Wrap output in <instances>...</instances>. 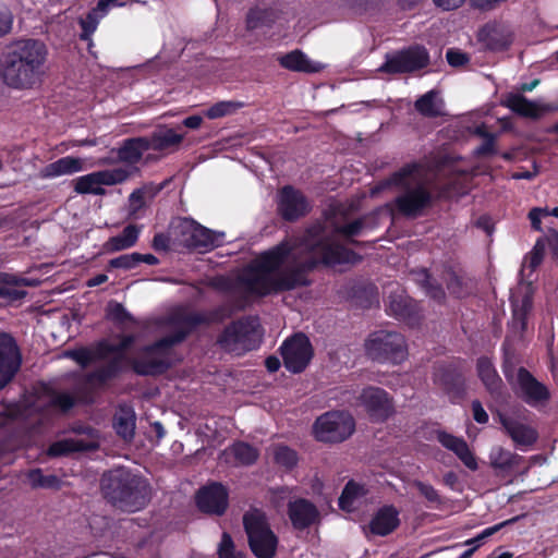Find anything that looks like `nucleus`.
Here are the masks:
<instances>
[{"label":"nucleus","mask_w":558,"mask_h":558,"mask_svg":"<svg viewBox=\"0 0 558 558\" xmlns=\"http://www.w3.org/2000/svg\"><path fill=\"white\" fill-rule=\"evenodd\" d=\"M363 256L345 245L331 241L326 225L319 220L307 226L295 245L281 241L262 252L239 278L245 291L257 298L307 287V271L319 265H356Z\"/></svg>","instance_id":"f257e3e1"},{"label":"nucleus","mask_w":558,"mask_h":558,"mask_svg":"<svg viewBox=\"0 0 558 558\" xmlns=\"http://www.w3.org/2000/svg\"><path fill=\"white\" fill-rule=\"evenodd\" d=\"M48 58V46L41 39H14L1 53L0 76L10 88L32 89L41 83Z\"/></svg>","instance_id":"f03ea898"},{"label":"nucleus","mask_w":558,"mask_h":558,"mask_svg":"<svg viewBox=\"0 0 558 558\" xmlns=\"http://www.w3.org/2000/svg\"><path fill=\"white\" fill-rule=\"evenodd\" d=\"M423 165L409 162L380 182V187L395 186L402 191L392 202V211L405 218H417L434 203V196L422 179Z\"/></svg>","instance_id":"7ed1b4c3"},{"label":"nucleus","mask_w":558,"mask_h":558,"mask_svg":"<svg viewBox=\"0 0 558 558\" xmlns=\"http://www.w3.org/2000/svg\"><path fill=\"white\" fill-rule=\"evenodd\" d=\"M100 487L108 502L129 512L143 509L150 498L147 480L126 468H117L104 473Z\"/></svg>","instance_id":"20e7f679"},{"label":"nucleus","mask_w":558,"mask_h":558,"mask_svg":"<svg viewBox=\"0 0 558 558\" xmlns=\"http://www.w3.org/2000/svg\"><path fill=\"white\" fill-rule=\"evenodd\" d=\"M189 335L190 330L177 329L170 335L142 347L136 356L128 359V364L137 376L163 375L174 365L173 347L182 343Z\"/></svg>","instance_id":"39448f33"},{"label":"nucleus","mask_w":558,"mask_h":558,"mask_svg":"<svg viewBox=\"0 0 558 558\" xmlns=\"http://www.w3.org/2000/svg\"><path fill=\"white\" fill-rule=\"evenodd\" d=\"M243 527L247 536L248 547L256 558H274L279 544L266 513L252 508L243 514Z\"/></svg>","instance_id":"423d86ee"},{"label":"nucleus","mask_w":558,"mask_h":558,"mask_svg":"<svg viewBox=\"0 0 558 558\" xmlns=\"http://www.w3.org/2000/svg\"><path fill=\"white\" fill-rule=\"evenodd\" d=\"M364 348L367 357L378 363L397 365L408 357L405 337L398 331L376 330L365 340Z\"/></svg>","instance_id":"0eeeda50"},{"label":"nucleus","mask_w":558,"mask_h":558,"mask_svg":"<svg viewBox=\"0 0 558 558\" xmlns=\"http://www.w3.org/2000/svg\"><path fill=\"white\" fill-rule=\"evenodd\" d=\"M257 318L246 316L230 323L218 336L217 343L231 353L240 354L259 345Z\"/></svg>","instance_id":"6e6552de"},{"label":"nucleus","mask_w":558,"mask_h":558,"mask_svg":"<svg viewBox=\"0 0 558 558\" xmlns=\"http://www.w3.org/2000/svg\"><path fill=\"white\" fill-rule=\"evenodd\" d=\"M355 430L353 416L344 411H330L322 414L313 424L316 440L339 444L347 440Z\"/></svg>","instance_id":"1a4fd4ad"},{"label":"nucleus","mask_w":558,"mask_h":558,"mask_svg":"<svg viewBox=\"0 0 558 558\" xmlns=\"http://www.w3.org/2000/svg\"><path fill=\"white\" fill-rule=\"evenodd\" d=\"M429 64V53L423 46H411L389 56L380 66V71L388 74L412 73Z\"/></svg>","instance_id":"9d476101"},{"label":"nucleus","mask_w":558,"mask_h":558,"mask_svg":"<svg viewBox=\"0 0 558 558\" xmlns=\"http://www.w3.org/2000/svg\"><path fill=\"white\" fill-rule=\"evenodd\" d=\"M76 435H85L88 439L64 438L52 442L47 450L51 458L66 457L75 452L94 451L98 448L97 429L84 423H74L69 429Z\"/></svg>","instance_id":"9b49d317"},{"label":"nucleus","mask_w":558,"mask_h":558,"mask_svg":"<svg viewBox=\"0 0 558 558\" xmlns=\"http://www.w3.org/2000/svg\"><path fill=\"white\" fill-rule=\"evenodd\" d=\"M280 353L284 367L293 374H299L310 364L314 350L308 337L299 332L282 342Z\"/></svg>","instance_id":"f8f14e48"},{"label":"nucleus","mask_w":558,"mask_h":558,"mask_svg":"<svg viewBox=\"0 0 558 558\" xmlns=\"http://www.w3.org/2000/svg\"><path fill=\"white\" fill-rule=\"evenodd\" d=\"M129 178V171L122 168L95 171L73 180L77 194L105 195L104 185L123 183Z\"/></svg>","instance_id":"ddd939ff"},{"label":"nucleus","mask_w":558,"mask_h":558,"mask_svg":"<svg viewBox=\"0 0 558 558\" xmlns=\"http://www.w3.org/2000/svg\"><path fill=\"white\" fill-rule=\"evenodd\" d=\"M517 396L532 408L545 407L551 399L549 388L523 366L517 371Z\"/></svg>","instance_id":"4468645a"},{"label":"nucleus","mask_w":558,"mask_h":558,"mask_svg":"<svg viewBox=\"0 0 558 558\" xmlns=\"http://www.w3.org/2000/svg\"><path fill=\"white\" fill-rule=\"evenodd\" d=\"M311 210L310 201L300 190L292 185H286L279 191L277 211L284 221H298Z\"/></svg>","instance_id":"2eb2a0df"},{"label":"nucleus","mask_w":558,"mask_h":558,"mask_svg":"<svg viewBox=\"0 0 558 558\" xmlns=\"http://www.w3.org/2000/svg\"><path fill=\"white\" fill-rule=\"evenodd\" d=\"M359 401L365 409L369 420L384 423L393 414V404L389 393L379 387L368 386L362 390Z\"/></svg>","instance_id":"dca6fc26"},{"label":"nucleus","mask_w":558,"mask_h":558,"mask_svg":"<svg viewBox=\"0 0 558 558\" xmlns=\"http://www.w3.org/2000/svg\"><path fill=\"white\" fill-rule=\"evenodd\" d=\"M195 502L201 512L220 517L228 509L229 492L223 484L213 482L197 490Z\"/></svg>","instance_id":"f3484780"},{"label":"nucleus","mask_w":558,"mask_h":558,"mask_svg":"<svg viewBox=\"0 0 558 558\" xmlns=\"http://www.w3.org/2000/svg\"><path fill=\"white\" fill-rule=\"evenodd\" d=\"M21 353L15 339L7 332H0V390L15 376L21 367Z\"/></svg>","instance_id":"a211bd4d"},{"label":"nucleus","mask_w":558,"mask_h":558,"mask_svg":"<svg viewBox=\"0 0 558 558\" xmlns=\"http://www.w3.org/2000/svg\"><path fill=\"white\" fill-rule=\"evenodd\" d=\"M387 312L410 327L418 326L423 319L418 303L403 293H391Z\"/></svg>","instance_id":"6ab92c4d"},{"label":"nucleus","mask_w":558,"mask_h":558,"mask_svg":"<svg viewBox=\"0 0 558 558\" xmlns=\"http://www.w3.org/2000/svg\"><path fill=\"white\" fill-rule=\"evenodd\" d=\"M498 420L505 433L512 439L518 447H531L538 439L537 430L518 420L504 413H498Z\"/></svg>","instance_id":"aec40b11"},{"label":"nucleus","mask_w":558,"mask_h":558,"mask_svg":"<svg viewBox=\"0 0 558 558\" xmlns=\"http://www.w3.org/2000/svg\"><path fill=\"white\" fill-rule=\"evenodd\" d=\"M400 512L393 505L380 507L371 519L367 527L371 534L387 536L395 532L400 525Z\"/></svg>","instance_id":"412c9836"},{"label":"nucleus","mask_w":558,"mask_h":558,"mask_svg":"<svg viewBox=\"0 0 558 558\" xmlns=\"http://www.w3.org/2000/svg\"><path fill=\"white\" fill-rule=\"evenodd\" d=\"M436 438L442 447L452 451L468 469L471 471L478 469L477 460L464 438L445 430H438Z\"/></svg>","instance_id":"4be33fe9"},{"label":"nucleus","mask_w":558,"mask_h":558,"mask_svg":"<svg viewBox=\"0 0 558 558\" xmlns=\"http://www.w3.org/2000/svg\"><path fill=\"white\" fill-rule=\"evenodd\" d=\"M289 519L296 530L310 527L318 518V510L313 502L305 498H298L288 504Z\"/></svg>","instance_id":"5701e85b"},{"label":"nucleus","mask_w":558,"mask_h":558,"mask_svg":"<svg viewBox=\"0 0 558 558\" xmlns=\"http://www.w3.org/2000/svg\"><path fill=\"white\" fill-rule=\"evenodd\" d=\"M477 376L487 392L495 399L504 395L505 385L493 361L487 356H481L476 361Z\"/></svg>","instance_id":"b1692460"},{"label":"nucleus","mask_w":558,"mask_h":558,"mask_svg":"<svg viewBox=\"0 0 558 558\" xmlns=\"http://www.w3.org/2000/svg\"><path fill=\"white\" fill-rule=\"evenodd\" d=\"M281 13V10L276 3L266 7L256 5L251 8L245 16L246 29L271 28L280 19Z\"/></svg>","instance_id":"393cba45"},{"label":"nucleus","mask_w":558,"mask_h":558,"mask_svg":"<svg viewBox=\"0 0 558 558\" xmlns=\"http://www.w3.org/2000/svg\"><path fill=\"white\" fill-rule=\"evenodd\" d=\"M438 381L451 402L463 399L465 396V379L460 371L453 366H445L438 372Z\"/></svg>","instance_id":"a878e982"},{"label":"nucleus","mask_w":558,"mask_h":558,"mask_svg":"<svg viewBox=\"0 0 558 558\" xmlns=\"http://www.w3.org/2000/svg\"><path fill=\"white\" fill-rule=\"evenodd\" d=\"M490 466L501 474H514L524 462V457L502 447L493 449L489 453Z\"/></svg>","instance_id":"bb28decb"},{"label":"nucleus","mask_w":558,"mask_h":558,"mask_svg":"<svg viewBox=\"0 0 558 558\" xmlns=\"http://www.w3.org/2000/svg\"><path fill=\"white\" fill-rule=\"evenodd\" d=\"M501 105L523 118L538 119L544 112V108L520 93L507 94Z\"/></svg>","instance_id":"cd10ccee"},{"label":"nucleus","mask_w":558,"mask_h":558,"mask_svg":"<svg viewBox=\"0 0 558 558\" xmlns=\"http://www.w3.org/2000/svg\"><path fill=\"white\" fill-rule=\"evenodd\" d=\"M125 355H114L104 366L95 369L87 375V381L90 384L105 385L109 380L116 379L124 371L123 362L128 363Z\"/></svg>","instance_id":"c85d7f7f"},{"label":"nucleus","mask_w":558,"mask_h":558,"mask_svg":"<svg viewBox=\"0 0 558 558\" xmlns=\"http://www.w3.org/2000/svg\"><path fill=\"white\" fill-rule=\"evenodd\" d=\"M125 355H114L104 366L95 369L87 375V381L90 384L105 385L109 380L116 379L124 371L123 362L128 363Z\"/></svg>","instance_id":"c756f323"},{"label":"nucleus","mask_w":558,"mask_h":558,"mask_svg":"<svg viewBox=\"0 0 558 558\" xmlns=\"http://www.w3.org/2000/svg\"><path fill=\"white\" fill-rule=\"evenodd\" d=\"M223 236V232H215L196 221L192 241L190 242V250L211 251L222 243Z\"/></svg>","instance_id":"7c9ffc66"},{"label":"nucleus","mask_w":558,"mask_h":558,"mask_svg":"<svg viewBox=\"0 0 558 558\" xmlns=\"http://www.w3.org/2000/svg\"><path fill=\"white\" fill-rule=\"evenodd\" d=\"M231 315L230 311L225 306H218L207 314L203 313H190L182 317L181 322L187 327L182 328L183 330H190V332L201 325H209L214 323H222L226 318Z\"/></svg>","instance_id":"2f4dec72"},{"label":"nucleus","mask_w":558,"mask_h":558,"mask_svg":"<svg viewBox=\"0 0 558 558\" xmlns=\"http://www.w3.org/2000/svg\"><path fill=\"white\" fill-rule=\"evenodd\" d=\"M196 221L187 217H178L170 221L169 228L174 240V247L189 248Z\"/></svg>","instance_id":"473e14b6"},{"label":"nucleus","mask_w":558,"mask_h":558,"mask_svg":"<svg viewBox=\"0 0 558 558\" xmlns=\"http://www.w3.org/2000/svg\"><path fill=\"white\" fill-rule=\"evenodd\" d=\"M148 150V141L145 136L131 137L123 141L118 149L121 161L135 165L141 161L143 154Z\"/></svg>","instance_id":"72a5a7b5"},{"label":"nucleus","mask_w":558,"mask_h":558,"mask_svg":"<svg viewBox=\"0 0 558 558\" xmlns=\"http://www.w3.org/2000/svg\"><path fill=\"white\" fill-rule=\"evenodd\" d=\"M83 169V163L80 158L65 156L53 162L48 163L41 170V177L51 179L65 174H73Z\"/></svg>","instance_id":"f704fd0d"},{"label":"nucleus","mask_w":558,"mask_h":558,"mask_svg":"<svg viewBox=\"0 0 558 558\" xmlns=\"http://www.w3.org/2000/svg\"><path fill=\"white\" fill-rule=\"evenodd\" d=\"M480 40L492 51H505L511 45V38L495 25H485L478 34Z\"/></svg>","instance_id":"c9c22d12"},{"label":"nucleus","mask_w":558,"mask_h":558,"mask_svg":"<svg viewBox=\"0 0 558 558\" xmlns=\"http://www.w3.org/2000/svg\"><path fill=\"white\" fill-rule=\"evenodd\" d=\"M145 137L148 141V150L153 149L156 151L178 147L183 141V135L175 133L173 129L157 130Z\"/></svg>","instance_id":"e433bc0d"},{"label":"nucleus","mask_w":558,"mask_h":558,"mask_svg":"<svg viewBox=\"0 0 558 558\" xmlns=\"http://www.w3.org/2000/svg\"><path fill=\"white\" fill-rule=\"evenodd\" d=\"M136 416L132 408L123 405L114 415L113 427L116 433L124 440H131L135 434Z\"/></svg>","instance_id":"4c0bfd02"},{"label":"nucleus","mask_w":558,"mask_h":558,"mask_svg":"<svg viewBox=\"0 0 558 558\" xmlns=\"http://www.w3.org/2000/svg\"><path fill=\"white\" fill-rule=\"evenodd\" d=\"M278 62L283 69L294 72L315 73L318 71L311 60L307 59L306 54L298 49L280 56Z\"/></svg>","instance_id":"58836bf2"},{"label":"nucleus","mask_w":558,"mask_h":558,"mask_svg":"<svg viewBox=\"0 0 558 558\" xmlns=\"http://www.w3.org/2000/svg\"><path fill=\"white\" fill-rule=\"evenodd\" d=\"M364 227H365V219L360 217L349 223L336 226L333 231H335V233L341 235L345 240L347 243H349L353 246H356V247L372 246L373 242L359 241L355 239V236H357L362 233V230L364 229Z\"/></svg>","instance_id":"ea45409f"},{"label":"nucleus","mask_w":558,"mask_h":558,"mask_svg":"<svg viewBox=\"0 0 558 558\" xmlns=\"http://www.w3.org/2000/svg\"><path fill=\"white\" fill-rule=\"evenodd\" d=\"M229 452L234 458L236 465L250 466L256 463L259 451L256 447L245 441H235L229 447Z\"/></svg>","instance_id":"a19ab883"},{"label":"nucleus","mask_w":558,"mask_h":558,"mask_svg":"<svg viewBox=\"0 0 558 558\" xmlns=\"http://www.w3.org/2000/svg\"><path fill=\"white\" fill-rule=\"evenodd\" d=\"M271 451L275 464L286 471H292L299 463V453L287 445L276 444Z\"/></svg>","instance_id":"79ce46f5"},{"label":"nucleus","mask_w":558,"mask_h":558,"mask_svg":"<svg viewBox=\"0 0 558 558\" xmlns=\"http://www.w3.org/2000/svg\"><path fill=\"white\" fill-rule=\"evenodd\" d=\"M438 92L435 89L428 90L414 102L415 110L426 118H438L441 116V110L438 108L436 99Z\"/></svg>","instance_id":"37998d69"},{"label":"nucleus","mask_w":558,"mask_h":558,"mask_svg":"<svg viewBox=\"0 0 558 558\" xmlns=\"http://www.w3.org/2000/svg\"><path fill=\"white\" fill-rule=\"evenodd\" d=\"M366 490L363 485L350 480L343 487L338 500L341 510L351 511L356 498L365 495Z\"/></svg>","instance_id":"c03bdc74"},{"label":"nucleus","mask_w":558,"mask_h":558,"mask_svg":"<svg viewBox=\"0 0 558 558\" xmlns=\"http://www.w3.org/2000/svg\"><path fill=\"white\" fill-rule=\"evenodd\" d=\"M106 319L116 326H123L126 323H134L135 319L131 313L126 311L123 304L117 301H110L106 307Z\"/></svg>","instance_id":"a18cd8bd"},{"label":"nucleus","mask_w":558,"mask_h":558,"mask_svg":"<svg viewBox=\"0 0 558 558\" xmlns=\"http://www.w3.org/2000/svg\"><path fill=\"white\" fill-rule=\"evenodd\" d=\"M105 17V14H102L100 11H97V8H92L85 15V17L80 19V26L82 29V33L80 35V38L82 40H88L90 39L92 35L96 32L97 26L101 19Z\"/></svg>","instance_id":"49530a36"},{"label":"nucleus","mask_w":558,"mask_h":558,"mask_svg":"<svg viewBox=\"0 0 558 558\" xmlns=\"http://www.w3.org/2000/svg\"><path fill=\"white\" fill-rule=\"evenodd\" d=\"M27 480L33 488H58L60 485L57 475H44L40 469L31 470Z\"/></svg>","instance_id":"de8ad7c7"},{"label":"nucleus","mask_w":558,"mask_h":558,"mask_svg":"<svg viewBox=\"0 0 558 558\" xmlns=\"http://www.w3.org/2000/svg\"><path fill=\"white\" fill-rule=\"evenodd\" d=\"M12 280L13 282L0 283V299L9 302H15L26 296L27 292L25 290L16 288L24 282V279H19L12 275Z\"/></svg>","instance_id":"09e8293b"},{"label":"nucleus","mask_w":558,"mask_h":558,"mask_svg":"<svg viewBox=\"0 0 558 558\" xmlns=\"http://www.w3.org/2000/svg\"><path fill=\"white\" fill-rule=\"evenodd\" d=\"M242 105L235 101H218L205 110L208 119H219L234 113Z\"/></svg>","instance_id":"8fccbe9b"},{"label":"nucleus","mask_w":558,"mask_h":558,"mask_svg":"<svg viewBox=\"0 0 558 558\" xmlns=\"http://www.w3.org/2000/svg\"><path fill=\"white\" fill-rule=\"evenodd\" d=\"M446 286L449 293L457 299H462L469 294L463 277L458 275L454 270L448 272Z\"/></svg>","instance_id":"3c124183"},{"label":"nucleus","mask_w":558,"mask_h":558,"mask_svg":"<svg viewBox=\"0 0 558 558\" xmlns=\"http://www.w3.org/2000/svg\"><path fill=\"white\" fill-rule=\"evenodd\" d=\"M425 279L423 282V287L425 289L426 294L438 302L439 304L444 303L446 300V292L440 283L436 280L432 279L430 275L427 270H424Z\"/></svg>","instance_id":"603ef678"},{"label":"nucleus","mask_w":558,"mask_h":558,"mask_svg":"<svg viewBox=\"0 0 558 558\" xmlns=\"http://www.w3.org/2000/svg\"><path fill=\"white\" fill-rule=\"evenodd\" d=\"M219 558H243L241 551L235 550L234 542L231 535L227 532L222 533L221 541L218 547Z\"/></svg>","instance_id":"864d4df0"},{"label":"nucleus","mask_w":558,"mask_h":558,"mask_svg":"<svg viewBox=\"0 0 558 558\" xmlns=\"http://www.w3.org/2000/svg\"><path fill=\"white\" fill-rule=\"evenodd\" d=\"M137 252L131 254H123L109 260L107 270L110 269H124L130 270L137 267Z\"/></svg>","instance_id":"5fc2aeb1"},{"label":"nucleus","mask_w":558,"mask_h":558,"mask_svg":"<svg viewBox=\"0 0 558 558\" xmlns=\"http://www.w3.org/2000/svg\"><path fill=\"white\" fill-rule=\"evenodd\" d=\"M414 487L417 489L421 496H423L432 505H441L442 498L438 490L428 483L422 481H414Z\"/></svg>","instance_id":"6e6d98bb"},{"label":"nucleus","mask_w":558,"mask_h":558,"mask_svg":"<svg viewBox=\"0 0 558 558\" xmlns=\"http://www.w3.org/2000/svg\"><path fill=\"white\" fill-rule=\"evenodd\" d=\"M151 246L157 252H169L170 250H178L174 247V240L169 227L167 232H158L154 235Z\"/></svg>","instance_id":"4d7b16f0"},{"label":"nucleus","mask_w":558,"mask_h":558,"mask_svg":"<svg viewBox=\"0 0 558 558\" xmlns=\"http://www.w3.org/2000/svg\"><path fill=\"white\" fill-rule=\"evenodd\" d=\"M76 403L75 398L68 392H53L50 399V407L57 408L62 412H69Z\"/></svg>","instance_id":"13d9d810"},{"label":"nucleus","mask_w":558,"mask_h":558,"mask_svg":"<svg viewBox=\"0 0 558 558\" xmlns=\"http://www.w3.org/2000/svg\"><path fill=\"white\" fill-rule=\"evenodd\" d=\"M545 247L546 246L544 240L538 239L532 251L525 257L527 267L531 269V271L536 270V268L542 264L545 254Z\"/></svg>","instance_id":"bf43d9fd"},{"label":"nucleus","mask_w":558,"mask_h":558,"mask_svg":"<svg viewBox=\"0 0 558 558\" xmlns=\"http://www.w3.org/2000/svg\"><path fill=\"white\" fill-rule=\"evenodd\" d=\"M65 355L76 362L81 367H87L94 361L90 348L81 347L74 350L66 351Z\"/></svg>","instance_id":"052dcab7"},{"label":"nucleus","mask_w":558,"mask_h":558,"mask_svg":"<svg viewBox=\"0 0 558 558\" xmlns=\"http://www.w3.org/2000/svg\"><path fill=\"white\" fill-rule=\"evenodd\" d=\"M14 15L9 7L0 5V38L11 34L13 29Z\"/></svg>","instance_id":"680f3d73"},{"label":"nucleus","mask_w":558,"mask_h":558,"mask_svg":"<svg viewBox=\"0 0 558 558\" xmlns=\"http://www.w3.org/2000/svg\"><path fill=\"white\" fill-rule=\"evenodd\" d=\"M94 356V361H101L107 359L110 354L114 355L113 344L106 339L97 341L93 348H90Z\"/></svg>","instance_id":"e2e57ef3"},{"label":"nucleus","mask_w":558,"mask_h":558,"mask_svg":"<svg viewBox=\"0 0 558 558\" xmlns=\"http://www.w3.org/2000/svg\"><path fill=\"white\" fill-rule=\"evenodd\" d=\"M484 142L475 149L478 157L490 156L496 153L495 135L489 132H483Z\"/></svg>","instance_id":"0e129e2a"},{"label":"nucleus","mask_w":558,"mask_h":558,"mask_svg":"<svg viewBox=\"0 0 558 558\" xmlns=\"http://www.w3.org/2000/svg\"><path fill=\"white\" fill-rule=\"evenodd\" d=\"M446 59L449 65L453 68L465 65L470 61V57L468 56V53L462 52L458 49H448L446 53Z\"/></svg>","instance_id":"69168bd1"},{"label":"nucleus","mask_w":558,"mask_h":558,"mask_svg":"<svg viewBox=\"0 0 558 558\" xmlns=\"http://www.w3.org/2000/svg\"><path fill=\"white\" fill-rule=\"evenodd\" d=\"M130 247L131 246L129 243H126L120 234L109 238L108 241L104 244V248L108 253L119 252Z\"/></svg>","instance_id":"338daca9"},{"label":"nucleus","mask_w":558,"mask_h":558,"mask_svg":"<svg viewBox=\"0 0 558 558\" xmlns=\"http://www.w3.org/2000/svg\"><path fill=\"white\" fill-rule=\"evenodd\" d=\"M141 229L136 225H128L120 235L125 240L131 247H133L138 241Z\"/></svg>","instance_id":"774afa93"}]
</instances>
